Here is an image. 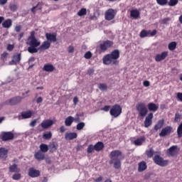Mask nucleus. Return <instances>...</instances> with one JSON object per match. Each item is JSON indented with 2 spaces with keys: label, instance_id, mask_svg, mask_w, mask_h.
<instances>
[{
  "label": "nucleus",
  "instance_id": "obj_1",
  "mask_svg": "<svg viewBox=\"0 0 182 182\" xmlns=\"http://www.w3.org/2000/svg\"><path fill=\"white\" fill-rule=\"evenodd\" d=\"M26 45L28 46L27 48L28 53H38V48H36L41 46V41H38L35 37V31L31 32V35L27 39Z\"/></svg>",
  "mask_w": 182,
  "mask_h": 182
},
{
  "label": "nucleus",
  "instance_id": "obj_2",
  "mask_svg": "<svg viewBox=\"0 0 182 182\" xmlns=\"http://www.w3.org/2000/svg\"><path fill=\"white\" fill-rule=\"evenodd\" d=\"M120 58V51L116 49L111 52L109 54H107L104 56L102 62L104 65H119L117 59Z\"/></svg>",
  "mask_w": 182,
  "mask_h": 182
},
{
  "label": "nucleus",
  "instance_id": "obj_3",
  "mask_svg": "<svg viewBox=\"0 0 182 182\" xmlns=\"http://www.w3.org/2000/svg\"><path fill=\"white\" fill-rule=\"evenodd\" d=\"M123 153L120 150H114L109 154V164H113V160H122Z\"/></svg>",
  "mask_w": 182,
  "mask_h": 182
},
{
  "label": "nucleus",
  "instance_id": "obj_4",
  "mask_svg": "<svg viewBox=\"0 0 182 182\" xmlns=\"http://www.w3.org/2000/svg\"><path fill=\"white\" fill-rule=\"evenodd\" d=\"M137 112H139L141 117H144L149 113V109L146 107V105L143 102L138 103L136 106Z\"/></svg>",
  "mask_w": 182,
  "mask_h": 182
},
{
  "label": "nucleus",
  "instance_id": "obj_5",
  "mask_svg": "<svg viewBox=\"0 0 182 182\" xmlns=\"http://www.w3.org/2000/svg\"><path fill=\"white\" fill-rule=\"evenodd\" d=\"M109 114L113 117H119L122 114V107L117 104L114 105L109 111Z\"/></svg>",
  "mask_w": 182,
  "mask_h": 182
},
{
  "label": "nucleus",
  "instance_id": "obj_6",
  "mask_svg": "<svg viewBox=\"0 0 182 182\" xmlns=\"http://www.w3.org/2000/svg\"><path fill=\"white\" fill-rule=\"evenodd\" d=\"M153 160L155 164H157L161 167H166V166H168V160H164V159L159 155H155Z\"/></svg>",
  "mask_w": 182,
  "mask_h": 182
},
{
  "label": "nucleus",
  "instance_id": "obj_7",
  "mask_svg": "<svg viewBox=\"0 0 182 182\" xmlns=\"http://www.w3.org/2000/svg\"><path fill=\"white\" fill-rule=\"evenodd\" d=\"M22 99H23V97L21 96L14 97L6 100L5 103L6 105H9L10 106H15L16 105H18V103H21V102H22Z\"/></svg>",
  "mask_w": 182,
  "mask_h": 182
},
{
  "label": "nucleus",
  "instance_id": "obj_8",
  "mask_svg": "<svg viewBox=\"0 0 182 182\" xmlns=\"http://www.w3.org/2000/svg\"><path fill=\"white\" fill-rule=\"evenodd\" d=\"M112 46H113V41L110 40H107L100 44V49L101 52H106L107 49H110V48Z\"/></svg>",
  "mask_w": 182,
  "mask_h": 182
},
{
  "label": "nucleus",
  "instance_id": "obj_9",
  "mask_svg": "<svg viewBox=\"0 0 182 182\" xmlns=\"http://www.w3.org/2000/svg\"><path fill=\"white\" fill-rule=\"evenodd\" d=\"M1 140L2 141H9V140H13L14 137L15 136L14 135V133L11 132H3L1 134Z\"/></svg>",
  "mask_w": 182,
  "mask_h": 182
},
{
  "label": "nucleus",
  "instance_id": "obj_10",
  "mask_svg": "<svg viewBox=\"0 0 182 182\" xmlns=\"http://www.w3.org/2000/svg\"><path fill=\"white\" fill-rule=\"evenodd\" d=\"M156 36L157 35V30H153L151 31H146V30H142L139 34L140 38H146V36Z\"/></svg>",
  "mask_w": 182,
  "mask_h": 182
},
{
  "label": "nucleus",
  "instance_id": "obj_11",
  "mask_svg": "<svg viewBox=\"0 0 182 182\" xmlns=\"http://www.w3.org/2000/svg\"><path fill=\"white\" fill-rule=\"evenodd\" d=\"M153 113L150 112L145 118V120L144 122V127H146V129L148 127H150V126H151L153 124Z\"/></svg>",
  "mask_w": 182,
  "mask_h": 182
},
{
  "label": "nucleus",
  "instance_id": "obj_12",
  "mask_svg": "<svg viewBox=\"0 0 182 182\" xmlns=\"http://www.w3.org/2000/svg\"><path fill=\"white\" fill-rule=\"evenodd\" d=\"M116 16V13L113 9H109L105 12V20L106 21H112Z\"/></svg>",
  "mask_w": 182,
  "mask_h": 182
},
{
  "label": "nucleus",
  "instance_id": "obj_13",
  "mask_svg": "<svg viewBox=\"0 0 182 182\" xmlns=\"http://www.w3.org/2000/svg\"><path fill=\"white\" fill-rule=\"evenodd\" d=\"M173 132V127L170 126H167L164 128H163L159 133L160 137H166V136H168V134H170Z\"/></svg>",
  "mask_w": 182,
  "mask_h": 182
},
{
  "label": "nucleus",
  "instance_id": "obj_14",
  "mask_svg": "<svg viewBox=\"0 0 182 182\" xmlns=\"http://www.w3.org/2000/svg\"><path fill=\"white\" fill-rule=\"evenodd\" d=\"M28 176L32 178H36L41 176V171L35 169V168H30L28 170Z\"/></svg>",
  "mask_w": 182,
  "mask_h": 182
},
{
  "label": "nucleus",
  "instance_id": "obj_15",
  "mask_svg": "<svg viewBox=\"0 0 182 182\" xmlns=\"http://www.w3.org/2000/svg\"><path fill=\"white\" fill-rule=\"evenodd\" d=\"M167 56H168V51H164L155 56V60L156 62H161V60H164Z\"/></svg>",
  "mask_w": 182,
  "mask_h": 182
},
{
  "label": "nucleus",
  "instance_id": "obj_16",
  "mask_svg": "<svg viewBox=\"0 0 182 182\" xmlns=\"http://www.w3.org/2000/svg\"><path fill=\"white\" fill-rule=\"evenodd\" d=\"M41 126L42 129H49L50 126H53V120L45 119L41 122Z\"/></svg>",
  "mask_w": 182,
  "mask_h": 182
},
{
  "label": "nucleus",
  "instance_id": "obj_17",
  "mask_svg": "<svg viewBox=\"0 0 182 182\" xmlns=\"http://www.w3.org/2000/svg\"><path fill=\"white\" fill-rule=\"evenodd\" d=\"M46 38L48 42L55 43L57 41L56 33H46Z\"/></svg>",
  "mask_w": 182,
  "mask_h": 182
},
{
  "label": "nucleus",
  "instance_id": "obj_18",
  "mask_svg": "<svg viewBox=\"0 0 182 182\" xmlns=\"http://www.w3.org/2000/svg\"><path fill=\"white\" fill-rule=\"evenodd\" d=\"M21 53H16L13 55V59L11 62V65H16L21 62Z\"/></svg>",
  "mask_w": 182,
  "mask_h": 182
},
{
  "label": "nucleus",
  "instance_id": "obj_19",
  "mask_svg": "<svg viewBox=\"0 0 182 182\" xmlns=\"http://www.w3.org/2000/svg\"><path fill=\"white\" fill-rule=\"evenodd\" d=\"M167 154L171 156V157H174V156H177V146H172L167 150Z\"/></svg>",
  "mask_w": 182,
  "mask_h": 182
},
{
  "label": "nucleus",
  "instance_id": "obj_20",
  "mask_svg": "<svg viewBox=\"0 0 182 182\" xmlns=\"http://www.w3.org/2000/svg\"><path fill=\"white\" fill-rule=\"evenodd\" d=\"M34 157L36 160L38 161H42V160H45V154L41 152V151H38L34 154Z\"/></svg>",
  "mask_w": 182,
  "mask_h": 182
},
{
  "label": "nucleus",
  "instance_id": "obj_21",
  "mask_svg": "<svg viewBox=\"0 0 182 182\" xmlns=\"http://www.w3.org/2000/svg\"><path fill=\"white\" fill-rule=\"evenodd\" d=\"M58 147H59V145H58V142H50L48 145V149H50V153H55V151L58 150Z\"/></svg>",
  "mask_w": 182,
  "mask_h": 182
},
{
  "label": "nucleus",
  "instance_id": "obj_22",
  "mask_svg": "<svg viewBox=\"0 0 182 182\" xmlns=\"http://www.w3.org/2000/svg\"><path fill=\"white\" fill-rule=\"evenodd\" d=\"M144 170H147V164H146V161H142L138 164V171L139 173H141Z\"/></svg>",
  "mask_w": 182,
  "mask_h": 182
},
{
  "label": "nucleus",
  "instance_id": "obj_23",
  "mask_svg": "<svg viewBox=\"0 0 182 182\" xmlns=\"http://www.w3.org/2000/svg\"><path fill=\"white\" fill-rule=\"evenodd\" d=\"M164 126V119H159L158 122L154 125V131L158 132L160 129H162Z\"/></svg>",
  "mask_w": 182,
  "mask_h": 182
},
{
  "label": "nucleus",
  "instance_id": "obj_24",
  "mask_svg": "<svg viewBox=\"0 0 182 182\" xmlns=\"http://www.w3.org/2000/svg\"><path fill=\"white\" fill-rule=\"evenodd\" d=\"M50 48V43L49 41H44L41 46H39L38 50H46L47 49H49Z\"/></svg>",
  "mask_w": 182,
  "mask_h": 182
},
{
  "label": "nucleus",
  "instance_id": "obj_25",
  "mask_svg": "<svg viewBox=\"0 0 182 182\" xmlns=\"http://www.w3.org/2000/svg\"><path fill=\"white\" fill-rule=\"evenodd\" d=\"M66 140H73L77 138V134L75 132H67L65 136Z\"/></svg>",
  "mask_w": 182,
  "mask_h": 182
},
{
  "label": "nucleus",
  "instance_id": "obj_26",
  "mask_svg": "<svg viewBox=\"0 0 182 182\" xmlns=\"http://www.w3.org/2000/svg\"><path fill=\"white\" fill-rule=\"evenodd\" d=\"M9 170L10 173H21V168L18 167L16 164L10 166Z\"/></svg>",
  "mask_w": 182,
  "mask_h": 182
},
{
  "label": "nucleus",
  "instance_id": "obj_27",
  "mask_svg": "<svg viewBox=\"0 0 182 182\" xmlns=\"http://www.w3.org/2000/svg\"><path fill=\"white\" fill-rule=\"evenodd\" d=\"M147 107H148V109L149 110V112H157V110H159V107L157 106V105H156L153 102L149 103L147 105Z\"/></svg>",
  "mask_w": 182,
  "mask_h": 182
},
{
  "label": "nucleus",
  "instance_id": "obj_28",
  "mask_svg": "<svg viewBox=\"0 0 182 182\" xmlns=\"http://www.w3.org/2000/svg\"><path fill=\"white\" fill-rule=\"evenodd\" d=\"M94 147L95 151H102V149H105V144L102 141H98L94 145Z\"/></svg>",
  "mask_w": 182,
  "mask_h": 182
},
{
  "label": "nucleus",
  "instance_id": "obj_29",
  "mask_svg": "<svg viewBox=\"0 0 182 182\" xmlns=\"http://www.w3.org/2000/svg\"><path fill=\"white\" fill-rule=\"evenodd\" d=\"M144 141H146V137L141 136L140 138L134 141V144L135 146H141L143 144V143H144Z\"/></svg>",
  "mask_w": 182,
  "mask_h": 182
},
{
  "label": "nucleus",
  "instance_id": "obj_30",
  "mask_svg": "<svg viewBox=\"0 0 182 182\" xmlns=\"http://www.w3.org/2000/svg\"><path fill=\"white\" fill-rule=\"evenodd\" d=\"M2 26L6 29H9L12 26V20L11 18L6 19L2 23Z\"/></svg>",
  "mask_w": 182,
  "mask_h": 182
},
{
  "label": "nucleus",
  "instance_id": "obj_31",
  "mask_svg": "<svg viewBox=\"0 0 182 182\" xmlns=\"http://www.w3.org/2000/svg\"><path fill=\"white\" fill-rule=\"evenodd\" d=\"M75 122V118L72 116L68 117L65 120V124L68 127L72 126V123Z\"/></svg>",
  "mask_w": 182,
  "mask_h": 182
},
{
  "label": "nucleus",
  "instance_id": "obj_32",
  "mask_svg": "<svg viewBox=\"0 0 182 182\" xmlns=\"http://www.w3.org/2000/svg\"><path fill=\"white\" fill-rule=\"evenodd\" d=\"M46 72H53L55 70V67L52 64H46L43 68Z\"/></svg>",
  "mask_w": 182,
  "mask_h": 182
},
{
  "label": "nucleus",
  "instance_id": "obj_33",
  "mask_svg": "<svg viewBox=\"0 0 182 182\" xmlns=\"http://www.w3.org/2000/svg\"><path fill=\"white\" fill-rule=\"evenodd\" d=\"M130 16L134 18V19H137L140 16V11L137 9L132 10L130 11Z\"/></svg>",
  "mask_w": 182,
  "mask_h": 182
},
{
  "label": "nucleus",
  "instance_id": "obj_34",
  "mask_svg": "<svg viewBox=\"0 0 182 182\" xmlns=\"http://www.w3.org/2000/svg\"><path fill=\"white\" fill-rule=\"evenodd\" d=\"M21 117L23 119H31V117H32V111L28 110L27 112H21Z\"/></svg>",
  "mask_w": 182,
  "mask_h": 182
},
{
  "label": "nucleus",
  "instance_id": "obj_35",
  "mask_svg": "<svg viewBox=\"0 0 182 182\" xmlns=\"http://www.w3.org/2000/svg\"><path fill=\"white\" fill-rule=\"evenodd\" d=\"M145 154L148 159H151L154 156V149L153 148H149L146 151Z\"/></svg>",
  "mask_w": 182,
  "mask_h": 182
},
{
  "label": "nucleus",
  "instance_id": "obj_36",
  "mask_svg": "<svg viewBox=\"0 0 182 182\" xmlns=\"http://www.w3.org/2000/svg\"><path fill=\"white\" fill-rule=\"evenodd\" d=\"M6 156H8V150L0 148V159H6Z\"/></svg>",
  "mask_w": 182,
  "mask_h": 182
},
{
  "label": "nucleus",
  "instance_id": "obj_37",
  "mask_svg": "<svg viewBox=\"0 0 182 182\" xmlns=\"http://www.w3.org/2000/svg\"><path fill=\"white\" fill-rule=\"evenodd\" d=\"M120 160L121 159L113 160L112 164H114V168L117 170H119V168L122 167V161Z\"/></svg>",
  "mask_w": 182,
  "mask_h": 182
},
{
  "label": "nucleus",
  "instance_id": "obj_38",
  "mask_svg": "<svg viewBox=\"0 0 182 182\" xmlns=\"http://www.w3.org/2000/svg\"><path fill=\"white\" fill-rule=\"evenodd\" d=\"M49 150V146H48L47 144H41L40 145V151H41L42 153H47V151Z\"/></svg>",
  "mask_w": 182,
  "mask_h": 182
},
{
  "label": "nucleus",
  "instance_id": "obj_39",
  "mask_svg": "<svg viewBox=\"0 0 182 182\" xmlns=\"http://www.w3.org/2000/svg\"><path fill=\"white\" fill-rule=\"evenodd\" d=\"M176 48H177V43L176 41L171 42L168 46L169 50H175Z\"/></svg>",
  "mask_w": 182,
  "mask_h": 182
},
{
  "label": "nucleus",
  "instance_id": "obj_40",
  "mask_svg": "<svg viewBox=\"0 0 182 182\" xmlns=\"http://www.w3.org/2000/svg\"><path fill=\"white\" fill-rule=\"evenodd\" d=\"M42 10V6L39 5V4H38L36 6H33L31 9V12L34 14H36V11H41Z\"/></svg>",
  "mask_w": 182,
  "mask_h": 182
},
{
  "label": "nucleus",
  "instance_id": "obj_41",
  "mask_svg": "<svg viewBox=\"0 0 182 182\" xmlns=\"http://www.w3.org/2000/svg\"><path fill=\"white\" fill-rule=\"evenodd\" d=\"M98 89H100V90H101L102 92H105V91L107 90V85L103 84V83H100L98 85Z\"/></svg>",
  "mask_w": 182,
  "mask_h": 182
},
{
  "label": "nucleus",
  "instance_id": "obj_42",
  "mask_svg": "<svg viewBox=\"0 0 182 182\" xmlns=\"http://www.w3.org/2000/svg\"><path fill=\"white\" fill-rule=\"evenodd\" d=\"M43 139L45 140H50L52 139V132H49L43 134Z\"/></svg>",
  "mask_w": 182,
  "mask_h": 182
},
{
  "label": "nucleus",
  "instance_id": "obj_43",
  "mask_svg": "<svg viewBox=\"0 0 182 182\" xmlns=\"http://www.w3.org/2000/svg\"><path fill=\"white\" fill-rule=\"evenodd\" d=\"M86 14H87V10H86L85 8L81 9L77 12L78 16H85V15H86Z\"/></svg>",
  "mask_w": 182,
  "mask_h": 182
},
{
  "label": "nucleus",
  "instance_id": "obj_44",
  "mask_svg": "<svg viewBox=\"0 0 182 182\" xmlns=\"http://www.w3.org/2000/svg\"><path fill=\"white\" fill-rule=\"evenodd\" d=\"M95 151V145L90 144L87 149V153L90 154Z\"/></svg>",
  "mask_w": 182,
  "mask_h": 182
},
{
  "label": "nucleus",
  "instance_id": "obj_45",
  "mask_svg": "<svg viewBox=\"0 0 182 182\" xmlns=\"http://www.w3.org/2000/svg\"><path fill=\"white\" fill-rule=\"evenodd\" d=\"M181 120V114L178 112L175 114L174 123H178Z\"/></svg>",
  "mask_w": 182,
  "mask_h": 182
},
{
  "label": "nucleus",
  "instance_id": "obj_46",
  "mask_svg": "<svg viewBox=\"0 0 182 182\" xmlns=\"http://www.w3.org/2000/svg\"><path fill=\"white\" fill-rule=\"evenodd\" d=\"M86 126L85 122H80L77 124L76 129L77 130H83V128Z\"/></svg>",
  "mask_w": 182,
  "mask_h": 182
},
{
  "label": "nucleus",
  "instance_id": "obj_47",
  "mask_svg": "<svg viewBox=\"0 0 182 182\" xmlns=\"http://www.w3.org/2000/svg\"><path fill=\"white\" fill-rule=\"evenodd\" d=\"M177 134H178V137H182V122L181 123V124L178 127L177 129Z\"/></svg>",
  "mask_w": 182,
  "mask_h": 182
},
{
  "label": "nucleus",
  "instance_id": "obj_48",
  "mask_svg": "<svg viewBox=\"0 0 182 182\" xmlns=\"http://www.w3.org/2000/svg\"><path fill=\"white\" fill-rule=\"evenodd\" d=\"M178 4V0H170L168 3L169 6H176Z\"/></svg>",
  "mask_w": 182,
  "mask_h": 182
},
{
  "label": "nucleus",
  "instance_id": "obj_49",
  "mask_svg": "<svg viewBox=\"0 0 182 182\" xmlns=\"http://www.w3.org/2000/svg\"><path fill=\"white\" fill-rule=\"evenodd\" d=\"M21 177H22V175H21V173H14L13 176H12V178L13 180H21Z\"/></svg>",
  "mask_w": 182,
  "mask_h": 182
},
{
  "label": "nucleus",
  "instance_id": "obj_50",
  "mask_svg": "<svg viewBox=\"0 0 182 182\" xmlns=\"http://www.w3.org/2000/svg\"><path fill=\"white\" fill-rule=\"evenodd\" d=\"M158 5H161V6H164V5H167V0H156Z\"/></svg>",
  "mask_w": 182,
  "mask_h": 182
},
{
  "label": "nucleus",
  "instance_id": "obj_51",
  "mask_svg": "<svg viewBox=\"0 0 182 182\" xmlns=\"http://www.w3.org/2000/svg\"><path fill=\"white\" fill-rule=\"evenodd\" d=\"M92 56H93V54H92V52L90 51L86 52L85 54L84 55V58L85 59H90Z\"/></svg>",
  "mask_w": 182,
  "mask_h": 182
},
{
  "label": "nucleus",
  "instance_id": "obj_52",
  "mask_svg": "<svg viewBox=\"0 0 182 182\" xmlns=\"http://www.w3.org/2000/svg\"><path fill=\"white\" fill-rule=\"evenodd\" d=\"M16 9H18V6L16 4H11L10 5V10L12 12H15L16 11Z\"/></svg>",
  "mask_w": 182,
  "mask_h": 182
},
{
  "label": "nucleus",
  "instance_id": "obj_53",
  "mask_svg": "<svg viewBox=\"0 0 182 182\" xmlns=\"http://www.w3.org/2000/svg\"><path fill=\"white\" fill-rule=\"evenodd\" d=\"M14 48H15L14 45H12V44L7 45V50H9V52H12L14 50Z\"/></svg>",
  "mask_w": 182,
  "mask_h": 182
},
{
  "label": "nucleus",
  "instance_id": "obj_54",
  "mask_svg": "<svg viewBox=\"0 0 182 182\" xmlns=\"http://www.w3.org/2000/svg\"><path fill=\"white\" fill-rule=\"evenodd\" d=\"M94 73H95V69L93 68H90L87 71V75H88L89 76H90V75H93Z\"/></svg>",
  "mask_w": 182,
  "mask_h": 182
},
{
  "label": "nucleus",
  "instance_id": "obj_55",
  "mask_svg": "<svg viewBox=\"0 0 182 182\" xmlns=\"http://www.w3.org/2000/svg\"><path fill=\"white\" fill-rule=\"evenodd\" d=\"M7 57H8V53L6 52L3 53L1 55V60H5L6 58Z\"/></svg>",
  "mask_w": 182,
  "mask_h": 182
},
{
  "label": "nucleus",
  "instance_id": "obj_56",
  "mask_svg": "<svg viewBox=\"0 0 182 182\" xmlns=\"http://www.w3.org/2000/svg\"><path fill=\"white\" fill-rule=\"evenodd\" d=\"M14 29L16 32H20L21 31H22V26L21 25L16 26Z\"/></svg>",
  "mask_w": 182,
  "mask_h": 182
},
{
  "label": "nucleus",
  "instance_id": "obj_57",
  "mask_svg": "<svg viewBox=\"0 0 182 182\" xmlns=\"http://www.w3.org/2000/svg\"><path fill=\"white\" fill-rule=\"evenodd\" d=\"M23 35H25L24 32H21L18 36V41H21V40L23 38Z\"/></svg>",
  "mask_w": 182,
  "mask_h": 182
},
{
  "label": "nucleus",
  "instance_id": "obj_58",
  "mask_svg": "<svg viewBox=\"0 0 182 182\" xmlns=\"http://www.w3.org/2000/svg\"><path fill=\"white\" fill-rule=\"evenodd\" d=\"M68 52V53H73L75 52V48L73 46H69Z\"/></svg>",
  "mask_w": 182,
  "mask_h": 182
},
{
  "label": "nucleus",
  "instance_id": "obj_59",
  "mask_svg": "<svg viewBox=\"0 0 182 182\" xmlns=\"http://www.w3.org/2000/svg\"><path fill=\"white\" fill-rule=\"evenodd\" d=\"M176 97L178 99V100H180V102H182V92H178Z\"/></svg>",
  "mask_w": 182,
  "mask_h": 182
},
{
  "label": "nucleus",
  "instance_id": "obj_60",
  "mask_svg": "<svg viewBox=\"0 0 182 182\" xmlns=\"http://www.w3.org/2000/svg\"><path fill=\"white\" fill-rule=\"evenodd\" d=\"M103 181V176H100L97 178L95 179V182H100Z\"/></svg>",
  "mask_w": 182,
  "mask_h": 182
},
{
  "label": "nucleus",
  "instance_id": "obj_61",
  "mask_svg": "<svg viewBox=\"0 0 182 182\" xmlns=\"http://www.w3.org/2000/svg\"><path fill=\"white\" fill-rule=\"evenodd\" d=\"M102 110H104V112H109V110H110V106L109 105H105L103 108Z\"/></svg>",
  "mask_w": 182,
  "mask_h": 182
},
{
  "label": "nucleus",
  "instance_id": "obj_62",
  "mask_svg": "<svg viewBox=\"0 0 182 182\" xmlns=\"http://www.w3.org/2000/svg\"><path fill=\"white\" fill-rule=\"evenodd\" d=\"M143 85L144 86H145V87H149V86H150V82L147 80L144 81Z\"/></svg>",
  "mask_w": 182,
  "mask_h": 182
},
{
  "label": "nucleus",
  "instance_id": "obj_63",
  "mask_svg": "<svg viewBox=\"0 0 182 182\" xmlns=\"http://www.w3.org/2000/svg\"><path fill=\"white\" fill-rule=\"evenodd\" d=\"M30 126L31 127H35V126H36V120L34 119L33 121H32L31 123H30Z\"/></svg>",
  "mask_w": 182,
  "mask_h": 182
},
{
  "label": "nucleus",
  "instance_id": "obj_64",
  "mask_svg": "<svg viewBox=\"0 0 182 182\" xmlns=\"http://www.w3.org/2000/svg\"><path fill=\"white\" fill-rule=\"evenodd\" d=\"M42 102H43V98H42V97L37 98L36 103H42Z\"/></svg>",
  "mask_w": 182,
  "mask_h": 182
}]
</instances>
